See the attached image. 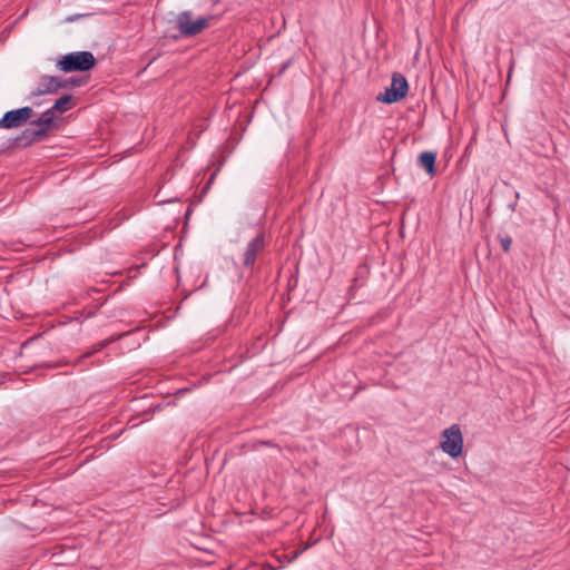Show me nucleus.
Masks as SVG:
<instances>
[{"label":"nucleus","mask_w":570,"mask_h":570,"mask_svg":"<svg viewBox=\"0 0 570 570\" xmlns=\"http://www.w3.org/2000/svg\"><path fill=\"white\" fill-rule=\"evenodd\" d=\"M96 66V58L90 51H75L58 59L56 67L63 72H86Z\"/></svg>","instance_id":"obj_1"},{"label":"nucleus","mask_w":570,"mask_h":570,"mask_svg":"<svg viewBox=\"0 0 570 570\" xmlns=\"http://www.w3.org/2000/svg\"><path fill=\"white\" fill-rule=\"evenodd\" d=\"M212 17H198L193 19V12L189 10L181 11L176 17V27L180 36L189 38L202 33L210 26Z\"/></svg>","instance_id":"obj_2"},{"label":"nucleus","mask_w":570,"mask_h":570,"mask_svg":"<svg viewBox=\"0 0 570 570\" xmlns=\"http://www.w3.org/2000/svg\"><path fill=\"white\" fill-rule=\"evenodd\" d=\"M407 91L409 83L406 78L400 72H394L390 87L385 88L384 92H380L376 100L384 104L397 102L406 96Z\"/></svg>","instance_id":"obj_3"},{"label":"nucleus","mask_w":570,"mask_h":570,"mask_svg":"<svg viewBox=\"0 0 570 570\" xmlns=\"http://www.w3.org/2000/svg\"><path fill=\"white\" fill-rule=\"evenodd\" d=\"M440 448L451 458H458L463 450V435L459 424H452L442 432Z\"/></svg>","instance_id":"obj_4"},{"label":"nucleus","mask_w":570,"mask_h":570,"mask_svg":"<svg viewBox=\"0 0 570 570\" xmlns=\"http://www.w3.org/2000/svg\"><path fill=\"white\" fill-rule=\"evenodd\" d=\"M33 115L31 107H22L7 111L0 119V128L12 129L24 125Z\"/></svg>","instance_id":"obj_5"},{"label":"nucleus","mask_w":570,"mask_h":570,"mask_svg":"<svg viewBox=\"0 0 570 570\" xmlns=\"http://www.w3.org/2000/svg\"><path fill=\"white\" fill-rule=\"evenodd\" d=\"M266 247V239L264 233L256 235L246 246L243 255V265L246 268H253L256 257L263 253Z\"/></svg>","instance_id":"obj_6"},{"label":"nucleus","mask_w":570,"mask_h":570,"mask_svg":"<svg viewBox=\"0 0 570 570\" xmlns=\"http://www.w3.org/2000/svg\"><path fill=\"white\" fill-rule=\"evenodd\" d=\"M59 89H61L60 78L43 75L40 77L36 89L31 91L30 97L56 94Z\"/></svg>","instance_id":"obj_7"},{"label":"nucleus","mask_w":570,"mask_h":570,"mask_svg":"<svg viewBox=\"0 0 570 570\" xmlns=\"http://www.w3.org/2000/svg\"><path fill=\"white\" fill-rule=\"evenodd\" d=\"M31 125L37 126L38 129H43L46 136L50 129L57 126L53 111L50 108L47 109L38 119L33 120Z\"/></svg>","instance_id":"obj_8"},{"label":"nucleus","mask_w":570,"mask_h":570,"mask_svg":"<svg viewBox=\"0 0 570 570\" xmlns=\"http://www.w3.org/2000/svg\"><path fill=\"white\" fill-rule=\"evenodd\" d=\"M42 137H45L43 129L27 128L22 131L21 136L17 138V141L23 146H29Z\"/></svg>","instance_id":"obj_9"},{"label":"nucleus","mask_w":570,"mask_h":570,"mask_svg":"<svg viewBox=\"0 0 570 570\" xmlns=\"http://www.w3.org/2000/svg\"><path fill=\"white\" fill-rule=\"evenodd\" d=\"M435 159L436 154L433 151H423L419 156L420 166L423 167L430 176L435 174Z\"/></svg>","instance_id":"obj_10"},{"label":"nucleus","mask_w":570,"mask_h":570,"mask_svg":"<svg viewBox=\"0 0 570 570\" xmlns=\"http://www.w3.org/2000/svg\"><path fill=\"white\" fill-rule=\"evenodd\" d=\"M121 337V335L119 336H116V337H110V338H107V340H102L96 344H94L91 346V348L89 351H87L86 353H83L82 355H80L79 357H77L75 360V363H80L81 360L83 358H88L90 357L91 355H94L95 353H98L100 352L101 350H104L105 347H107L111 342H115L116 340H119Z\"/></svg>","instance_id":"obj_11"},{"label":"nucleus","mask_w":570,"mask_h":570,"mask_svg":"<svg viewBox=\"0 0 570 570\" xmlns=\"http://www.w3.org/2000/svg\"><path fill=\"white\" fill-rule=\"evenodd\" d=\"M71 99H72L71 95H65V96L60 97L59 99H57L50 109L53 112L55 111H60V112L67 111L71 108Z\"/></svg>","instance_id":"obj_12"},{"label":"nucleus","mask_w":570,"mask_h":570,"mask_svg":"<svg viewBox=\"0 0 570 570\" xmlns=\"http://www.w3.org/2000/svg\"><path fill=\"white\" fill-rule=\"evenodd\" d=\"M88 81L87 78L83 77H69L67 79H60L61 88H73V87H81L86 85Z\"/></svg>","instance_id":"obj_13"},{"label":"nucleus","mask_w":570,"mask_h":570,"mask_svg":"<svg viewBox=\"0 0 570 570\" xmlns=\"http://www.w3.org/2000/svg\"><path fill=\"white\" fill-rule=\"evenodd\" d=\"M500 244H501L502 249L505 253H508L510 250V247H511V244H512V239L509 236L501 237L500 238Z\"/></svg>","instance_id":"obj_14"},{"label":"nucleus","mask_w":570,"mask_h":570,"mask_svg":"<svg viewBox=\"0 0 570 570\" xmlns=\"http://www.w3.org/2000/svg\"><path fill=\"white\" fill-rule=\"evenodd\" d=\"M306 549H307V546H306L304 549H302V550H295V551L292 553L291 558H289V562H292L293 560L297 559V558H298V556H299L304 550H306Z\"/></svg>","instance_id":"obj_15"},{"label":"nucleus","mask_w":570,"mask_h":570,"mask_svg":"<svg viewBox=\"0 0 570 570\" xmlns=\"http://www.w3.org/2000/svg\"><path fill=\"white\" fill-rule=\"evenodd\" d=\"M262 444L266 446L278 448V445L273 443L272 441H263Z\"/></svg>","instance_id":"obj_16"},{"label":"nucleus","mask_w":570,"mask_h":570,"mask_svg":"<svg viewBox=\"0 0 570 570\" xmlns=\"http://www.w3.org/2000/svg\"><path fill=\"white\" fill-rule=\"evenodd\" d=\"M77 18H78V16H70V17H68V18L66 19V21L71 22V21H75Z\"/></svg>","instance_id":"obj_17"},{"label":"nucleus","mask_w":570,"mask_h":570,"mask_svg":"<svg viewBox=\"0 0 570 570\" xmlns=\"http://www.w3.org/2000/svg\"><path fill=\"white\" fill-rule=\"evenodd\" d=\"M214 177H215V174H213V175L210 176V178H209V180H208V184H210V183H212V180L214 179Z\"/></svg>","instance_id":"obj_18"}]
</instances>
